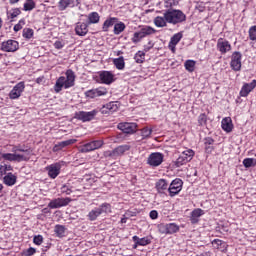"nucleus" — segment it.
Returning a JSON list of instances; mask_svg holds the SVG:
<instances>
[{"mask_svg":"<svg viewBox=\"0 0 256 256\" xmlns=\"http://www.w3.org/2000/svg\"><path fill=\"white\" fill-rule=\"evenodd\" d=\"M129 149H131V146L121 145L112 151H106L105 156L111 157L112 159H117V157H121V155H125V153H127V151H129Z\"/></svg>","mask_w":256,"mask_h":256,"instance_id":"nucleus-7","label":"nucleus"},{"mask_svg":"<svg viewBox=\"0 0 256 256\" xmlns=\"http://www.w3.org/2000/svg\"><path fill=\"white\" fill-rule=\"evenodd\" d=\"M157 217H159V213L157 212V210H152L150 212V218L151 219H157Z\"/></svg>","mask_w":256,"mask_h":256,"instance_id":"nucleus-62","label":"nucleus"},{"mask_svg":"<svg viewBox=\"0 0 256 256\" xmlns=\"http://www.w3.org/2000/svg\"><path fill=\"white\" fill-rule=\"evenodd\" d=\"M98 77L104 85H111V83L115 81V75H113L111 71H100L98 72Z\"/></svg>","mask_w":256,"mask_h":256,"instance_id":"nucleus-16","label":"nucleus"},{"mask_svg":"<svg viewBox=\"0 0 256 256\" xmlns=\"http://www.w3.org/2000/svg\"><path fill=\"white\" fill-rule=\"evenodd\" d=\"M34 31L31 28H24L23 29V33H22V37H24V39H32L33 35H34Z\"/></svg>","mask_w":256,"mask_h":256,"instance_id":"nucleus-44","label":"nucleus"},{"mask_svg":"<svg viewBox=\"0 0 256 256\" xmlns=\"http://www.w3.org/2000/svg\"><path fill=\"white\" fill-rule=\"evenodd\" d=\"M25 91V82H19L17 83L13 89L9 93L10 99H19L21 97V94Z\"/></svg>","mask_w":256,"mask_h":256,"instance_id":"nucleus-15","label":"nucleus"},{"mask_svg":"<svg viewBox=\"0 0 256 256\" xmlns=\"http://www.w3.org/2000/svg\"><path fill=\"white\" fill-rule=\"evenodd\" d=\"M243 165H244V167H246V169H249V167H255L256 162L255 161H243Z\"/></svg>","mask_w":256,"mask_h":256,"instance_id":"nucleus-56","label":"nucleus"},{"mask_svg":"<svg viewBox=\"0 0 256 256\" xmlns=\"http://www.w3.org/2000/svg\"><path fill=\"white\" fill-rule=\"evenodd\" d=\"M55 49H63L65 47V42L57 40L54 42Z\"/></svg>","mask_w":256,"mask_h":256,"instance_id":"nucleus-55","label":"nucleus"},{"mask_svg":"<svg viewBox=\"0 0 256 256\" xmlns=\"http://www.w3.org/2000/svg\"><path fill=\"white\" fill-rule=\"evenodd\" d=\"M62 193H65L66 195H71L72 191L67 186H62L61 188Z\"/></svg>","mask_w":256,"mask_h":256,"instance_id":"nucleus-60","label":"nucleus"},{"mask_svg":"<svg viewBox=\"0 0 256 256\" xmlns=\"http://www.w3.org/2000/svg\"><path fill=\"white\" fill-rule=\"evenodd\" d=\"M98 113H99L98 109H94L90 112L78 111V112H75L74 118L77 119L78 121H82V123H88L89 121H93V119L97 117Z\"/></svg>","mask_w":256,"mask_h":256,"instance_id":"nucleus-4","label":"nucleus"},{"mask_svg":"<svg viewBox=\"0 0 256 256\" xmlns=\"http://www.w3.org/2000/svg\"><path fill=\"white\" fill-rule=\"evenodd\" d=\"M203 214L204 212L200 208L193 210L191 213V223L193 224L199 223V217H201V215Z\"/></svg>","mask_w":256,"mask_h":256,"instance_id":"nucleus-32","label":"nucleus"},{"mask_svg":"<svg viewBox=\"0 0 256 256\" xmlns=\"http://www.w3.org/2000/svg\"><path fill=\"white\" fill-rule=\"evenodd\" d=\"M46 171L50 179H57L59 173H61V164L59 162L51 164L46 167Z\"/></svg>","mask_w":256,"mask_h":256,"instance_id":"nucleus-18","label":"nucleus"},{"mask_svg":"<svg viewBox=\"0 0 256 256\" xmlns=\"http://www.w3.org/2000/svg\"><path fill=\"white\" fill-rule=\"evenodd\" d=\"M75 143H77V139H69L62 142H58L57 144L54 145L52 151H54V153H57L58 151H63V149L71 145H75Z\"/></svg>","mask_w":256,"mask_h":256,"instance_id":"nucleus-22","label":"nucleus"},{"mask_svg":"<svg viewBox=\"0 0 256 256\" xmlns=\"http://www.w3.org/2000/svg\"><path fill=\"white\" fill-rule=\"evenodd\" d=\"M158 230L162 235H173V233H177V231H179V225L175 223L160 224L158 225Z\"/></svg>","mask_w":256,"mask_h":256,"instance_id":"nucleus-8","label":"nucleus"},{"mask_svg":"<svg viewBox=\"0 0 256 256\" xmlns=\"http://www.w3.org/2000/svg\"><path fill=\"white\" fill-rule=\"evenodd\" d=\"M21 0H9L10 5H16V3H19Z\"/></svg>","mask_w":256,"mask_h":256,"instance_id":"nucleus-64","label":"nucleus"},{"mask_svg":"<svg viewBox=\"0 0 256 256\" xmlns=\"http://www.w3.org/2000/svg\"><path fill=\"white\" fill-rule=\"evenodd\" d=\"M88 99H95L96 97H103L107 95V88L98 87L96 89H90L84 93Z\"/></svg>","mask_w":256,"mask_h":256,"instance_id":"nucleus-12","label":"nucleus"},{"mask_svg":"<svg viewBox=\"0 0 256 256\" xmlns=\"http://www.w3.org/2000/svg\"><path fill=\"white\" fill-rule=\"evenodd\" d=\"M168 187L169 184L165 179H160L155 184V188L157 189L158 193H163L164 191H167Z\"/></svg>","mask_w":256,"mask_h":256,"instance_id":"nucleus-29","label":"nucleus"},{"mask_svg":"<svg viewBox=\"0 0 256 256\" xmlns=\"http://www.w3.org/2000/svg\"><path fill=\"white\" fill-rule=\"evenodd\" d=\"M35 81L38 85H41L45 81V76H40Z\"/></svg>","mask_w":256,"mask_h":256,"instance_id":"nucleus-63","label":"nucleus"},{"mask_svg":"<svg viewBox=\"0 0 256 256\" xmlns=\"http://www.w3.org/2000/svg\"><path fill=\"white\" fill-rule=\"evenodd\" d=\"M233 127V120L231 119V117H225L222 119L221 128L223 129V131H225L226 133H231V131H233Z\"/></svg>","mask_w":256,"mask_h":256,"instance_id":"nucleus-23","label":"nucleus"},{"mask_svg":"<svg viewBox=\"0 0 256 256\" xmlns=\"http://www.w3.org/2000/svg\"><path fill=\"white\" fill-rule=\"evenodd\" d=\"M133 241L136 243L134 245V249H137V245L145 247V245H149V243H151V239H149V237L139 238L138 236H133Z\"/></svg>","mask_w":256,"mask_h":256,"instance_id":"nucleus-28","label":"nucleus"},{"mask_svg":"<svg viewBox=\"0 0 256 256\" xmlns=\"http://www.w3.org/2000/svg\"><path fill=\"white\" fill-rule=\"evenodd\" d=\"M195 65V60H186L184 63V67L186 71H189V73H193V71H195Z\"/></svg>","mask_w":256,"mask_h":256,"instance_id":"nucleus-38","label":"nucleus"},{"mask_svg":"<svg viewBox=\"0 0 256 256\" xmlns=\"http://www.w3.org/2000/svg\"><path fill=\"white\" fill-rule=\"evenodd\" d=\"M4 183L5 185H8V187H12V185H15V183H17V177L9 173L4 177Z\"/></svg>","mask_w":256,"mask_h":256,"instance_id":"nucleus-33","label":"nucleus"},{"mask_svg":"<svg viewBox=\"0 0 256 256\" xmlns=\"http://www.w3.org/2000/svg\"><path fill=\"white\" fill-rule=\"evenodd\" d=\"M71 203V198H56L49 202V209H60V207H67Z\"/></svg>","mask_w":256,"mask_h":256,"instance_id":"nucleus-14","label":"nucleus"},{"mask_svg":"<svg viewBox=\"0 0 256 256\" xmlns=\"http://www.w3.org/2000/svg\"><path fill=\"white\" fill-rule=\"evenodd\" d=\"M35 7H36V4L34 0H26V2L23 5L24 11H33Z\"/></svg>","mask_w":256,"mask_h":256,"instance_id":"nucleus-39","label":"nucleus"},{"mask_svg":"<svg viewBox=\"0 0 256 256\" xmlns=\"http://www.w3.org/2000/svg\"><path fill=\"white\" fill-rule=\"evenodd\" d=\"M193 157H195V152L192 149H188L182 152V154L178 158V161H192Z\"/></svg>","mask_w":256,"mask_h":256,"instance_id":"nucleus-26","label":"nucleus"},{"mask_svg":"<svg viewBox=\"0 0 256 256\" xmlns=\"http://www.w3.org/2000/svg\"><path fill=\"white\" fill-rule=\"evenodd\" d=\"M65 76H60L54 85V92L61 93L63 89H71V87H75V79L77 76L72 69H68L65 72Z\"/></svg>","mask_w":256,"mask_h":256,"instance_id":"nucleus-1","label":"nucleus"},{"mask_svg":"<svg viewBox=\"0 0 256 256\" xmlns=\"http://www.w3.org/2000/svg\"><path fill=\"white\" fill-rule=\"evenodd\" d=\"M3 159L5 161H17V159H23V156L21 154H11V153H6L2 155Z\"/></svg>","mask_w":256,"mask_h":256,"instance_id":"nucleus-36","label":"nucleus"},{"mask_svg":"<svg viewBox=\"0 0 256 256\" xmlns=\"http://www.w3.org/2000/svg\"><path fill=\"white\" fill-rule=\"evenodd\" d=\"M19 49V42L16 40H7L2 42L1 51L5 53H15Z\"/></svg>","mask_w":256,"mask_h":256,"instance_id":"nucleus-11","label":"nucleus"},{"mask_svg":"<svg viewBox=\"0 0 256 256\" xmlns=\"http://www.w3.org/2000/svg\"><path fill=\"white\" fill-rule=\"evenodd\" d=\"M20 14H21V9L19 8H12L9 13L11 19H15L19 17Z\"/></svg>","mask_w":256,"mask_h":256,"instance_id":"nucleus-50","label":"nucleus"},{"mask_svg":"<svg viewBox=\"0 0 256 256\" xmlns=\"http://www.w3.org/2000/svg\"><path fill=\"white\" fill-rule=\"evenodd\" d=\"M181 189H183V180L176 178L171 182L168 188L170 197H175V195H179Z\"/></svg>","mask_w":256,"mask_h":256,"instance_id":"nucleus-10","label":"nucleus"},{"mask_svg":"<svg viewBox=\"0 0 256 256\" xmlns=\"http://www.w3.org/2000/svg\"><path fill=\"white\" fill-rule=\"evenodd\" d=\"M164 155L161 152L151 153L148 157V161H163Z\"/></svg>","mask_w":256,"mask_h":256,"instance_id":"nucleus-37","label":"nucleus"},{"mask_svg":"<svg viewBox=\"0 0 256 256\" xmlns=\"http://www.w3.org/2000/svg\"><path fill=\"white\" fill-rule=\"evenodd\" d=\"M179 5V0H165L164 1V7L166 9H171V7H177Z\"/></svg>","mask_w":256,"mask_h":256,"instance_id":"nucleus-46","label":"nucleus"},{"mask_svg":"<svg viewBox=\"0 0 256 256\" xmlns=\"http://www.w3.org/2000/svg\"><path fill=\"white\" fill-rule=\"evenodd\" d=\"M118 129L122 133L131 135L137 132V123L121 122L118 124Z\"/></svg>","mask_w":256,"mask_h":256,"instance_id":"nucleus-13","label":"nucleus"},{"mask_svg":"<svg viewBox=\"0 0 256 256\" xmlns=\"http://www.w3.org/2000/svg\"><path fill=\"white\" fill-rule=\"evenodd\" d=\"M161 163H163L162 161H148V165H150V167H159V165H161Z\"/></svg>","mask_w":256,"mask_h":256,"instance_id":"nucleus-58","label":"nucleus"},{"mask_svg":"<svg viewBox=\"0 0 256 256\" xmlns=\"http://www.w3.org/2000/svg\"><path fill=\"white\" fill-rule=\"evenodd\" d=\"M33 243H35V245H41V243H43V236L41 235L34 236Z\"/></svg>","mask_w":256,"mask_h":256,"instance_id":"nucleus-54","label":"nucleus"},{"mask_svg":"<svg viewBox=\"0 0 256 256\" xmlns=\"http://www.w3.org/2000/svg\"><path fill=\"white\" fill-rule=\"evenodd\" d=\"M23 25H25V20L24 19L19 20V22L16 25H14L15 33L21 31V29H23Z\"/></svg>","mask_w":256,"mask_h":256,"instance_id":"nucleus-51","label":"nucleus"},{"mask_svg":"<svg viewBox=\"0 0 256 256\" xmlns=\"http://www.w3.org/2000/svg\"><path fill=\"white\" fill-rule=\"evenodd\" d=\"M212 245H216L217 249H222L223 251H225V249H227V243H225L224 241H222L220 239L213 240Z\"/></svg>","mask_w":256,"mask_h":256,"instance_id":"nucleus-41","label":"nucleus"},{"mask_svg":"<svg viewBox=\"0 0 256 256\" xmlns=\"http://www.w3.org/2000/svg\"><path fill=\"white\" fill-rule=\"evenodd\" d=\"M248 37L250 41H256V25L251 26L248 30Z\"/></svg>","mask_w":256,"mask_h":256,"instance_id":"nucleus-47","label":"nucleus"},{"mask_svg":"<svg viewBox=\"0 0 256 256\" xmlns=\"http://www.w3.org/2000/svg\"><path fill=\"white\" fill-rule=\"evenodd\" d=\"M139 31L143 39H145V37H149V35H155V33H157V30L151 26H144Z\"/></svg>","mask_w":256,"mask_h":256,"instance_id":"nucleus-27","label":"nucleus"},{"mask_svg":"<svg viewBox=\"0 0 256 256\" xmlns=\"http://www.w3.org/2000/svg\"><path fill=\"white\" fill-rule=\"evenodd\" d=\"M182 39H183V32H178L171 37L170 42L168 44V48L172 53H175L177 51V45H179V42Z\"/></svg>","mask_w":256,"mask_h":256,"instance_id":"nucleus-19","label":"nucleus"},{"mask_svg":"<svg viewBox=\"0 0 256 256\" xmlns=\"http://www.w3.org/2000/svg\"><path fill=\"white\" fill-rule=\"evenodd\" d=\"M88 25H97L99 21H101V16L99 15L98 12H91L88 14Z\"/></svg>","mask_w":256,"mask_h":256,"instance_id":"nucleus-25","label":"nucleus"},{"mask_svg":"<svg viewBox=\"0 0 256 256\" xmlns=\"http://www.w3.org/2000/svg\"><path fill=\"white\" fill-rule=\"evenodd\" d=\"M126 27L127 26H125V23L123 22L114 24V30H113L114 35H121V33L125 31Z\"/></svg>","mask_w":256,"mask_h":256,"instance_id":"nucleus-35","label":"nucleus"},{"mask_svg":"<svg viewBox=\"0 0 256 256\" xmlns=\"http://www.w3.org/2000/svg\"><path fill=\"white\" fill-rule=\"evenodd\" d=\"M103 213H111V204L103 203L99 207L92 209L88 213V219L89 221H97V217H100Z\"/></svg>","mask_w":256,"mask_h":256,"instance_id":"nucleus-3","label":"nucleus"},{"mask_svg":"<svg viewBox=\"0 0 256 256\" xmlns=\"http://www.w3.org/2000/svg\"><path fill=\"white\" fill-rule=\"evenodd\" d=\"M216 49L221 53V55H225L231 51L232 46L231 43L225 38H219L217 40Z\"/></svg>","mask_w":256,"mask_h":256,"instance_id":"nucleus-9","label":"nucleus"},{"mask_svg":"<svg viewBox=\"0 0 256 256\" xmlns=\"http://www.w3.org/2000/svg\"><path fill=\"white\" fill-rule=\"evenodd\" d=\"M7 173V164L1 165L0 166V177H3Z\"/></svg>","mask_w":256,"mask_h":256,"instance_id":"nucleus-57","label":"nucleus"},{"mask_svg":"<svg viewBox=\"0 0 256 256\" xmlns=\"http://www.w3.org/2000/svg\"><path fill=\"white\" fill-rule=\"evenodd\" d=\"M143 39V36L141 34L140 31L135 32L131 38L132 43H135V45H137V43H140V41Z\"/></svg>","mask_w":256,"mask_h":256,"instance_id":"nucleus-48","label":"nucleus"},{"mask_svg":"<svg viewBox=\"0 0 256 256\" xmlns=\"http://www.w3.org/2000/svg\"><path fill=\"white\" fill-rule=\"evenodd\" d=\"M103 147V140H93L79 147L80 153H89Z\"/></svg>","mask_w":256,"mask_h":256,"instance_id":"nucleus-6","label":"nucleus"},{"mask_svg":"<svg viewBox=\"0 0 256 256\" xmlns=\"http://www.w3.org/2000/svg\"><path fill=\"white\" fill-rule=\"evenodd\" d=\"M213 145H215V140L211 137H206L204 139V147H205V151L206 153H212L213 149H215L213 147Z\"/></svg>","mask_w":256,"mask_h":256,"instance_id":"nucleus-30","label":"nucleus"},{"mask_svg":"<svg viewBox=\"0 0 256 256\" xmlns=\"http://www.w3.org/2000/svg\"><path fill=\"white\" fill-rule=\"evenodd\" d=\"M256 87V80H252L251 83H244L239 92L240 97H249V93Z\"/></svg>","mask_w":256,"mask_h":256,"instance_id":"nucleus-20","label":"nucleus"},{"mask_svg":"<svg viewBox=\"0 0 256 256\" xmlns=\"http://www.w3.org/2000/svg\"><path fill=\"white\" fill-rule=\"evenodd\" d=\"M102 113V115H111V111L107 108V104H105L101 109L98 110V113Z\"/></svg>","mask_w":256,"mask_h":256,"instance_id":"nucleus-53","label":"nucleus"},{"mask_svg":"<svg viewBox=\"0 0 256 256\" xmlns=\"http://www.w3.org/2000/svg\"><path fill=\"white\" fill-rule=\"evenodd\" d=\"M164 17L170 25H179L187 21V15L181 10L169 9L164 13Z\"/></svg>","mask_w":256,"mask_h":256,"instance_id":"nucleus-2","label":"nucleus"},{"mask_svg":"<svg viewBox=\"0 0 256 256\" xmlns=\"http://www.w3.org/2000/svg\"><path fill=\"white\" fill-rule=\"evenodd\" d=\"M167 18L162 17V16H157L155 19H154V25H156V27H167Z\"/></svg>","mask_w":256,"mask_h":256,"instance_id":"nucleus-34","label":"nucleus"},{"mask_svg":"<svg viewBox=\"0 0 256 256\" xmlns=\"http://www.w3.org/2000/svg\"><path fill=\"white\" fill-rule=\"evenodd\" d=\"M198 125L199 127H205V125H207V114L201 113L198 116Z\"/></svg>","mask_w":256,"mask_h":256,"instance_id":"nucleus-43","label":"nucleus"},{"mask_svg":"<svg viewBox=\"0 0 256 256\" xmlns=\"http://www.w3.org/2000/svg\"><path fill=\"white\" fill-rule=\"evenodd\" d=\"M152 133H153V129H151L149 127L142 128V130H141L142 139H149V137H151Z\"/></svg>","mask_w":256,"mask_h":256,"instance_id":"nucleus-42","label":"nucleus"},{"mask_svg":"<svg viewBox=\"0 0 256 256\" xmlns=\"http://www.w3.org/2000/svg\"><path fill=\"white\" fill-rule=\"evenodd\" d=\"M37 253V250L33 247L28 248L26 251H24V256H32Z\"/></svg>","mask_w":256,"mask_h":256,"instance_id":"nucleus-52","label":"nucleus"},{"mask_svg":"<svg viewBox=\"0 0 256 256\" xmlns=\"http://www.w3.org/2000/svg\"><path fill=\"white\" fill-rule=\"evenodd\" d=\"M54 231L58 237H63L65 235V226L56 225Z\"/></svg>","mask_w":256,"mask_h":256,"instance_id":"nucleus-45","label":"nucleus"},{"mask_svg":"<svg viewBox=\"0 0 256 256\" xmlns=\"http://www.w3.org/2000/svg\"><path fill=\"white\" fill-rule=\"evenodd\" d=\"M243 54L239 51H235L231 55V61H230V68L232 71H241V67H243L242 64Z\"/></svg>","mask_w":256,"mask_h":256,"instance_id":"nucleus-5","label":"nucleus"},{"mask_svg":"<svg viewBox=\"0 0 256 256\" xmlns=\"http://www.w3.org/2000/svg\"><path fill=\"white\" fill-rule=\"evenodd\" d=\"M113 65L118 69V71H123V69H125V58L123 56L114 58Z\"/></svg>","mask_w":256,"mask_h":256,"instance_id":"nucleus-31","label":"nucleus"},{"mask_svg":"<svg viewBox=\"0 0 256 256\" xmlns=\"http://www.w3.org/2000/svg\"><path fill=\"white\" fill-rule=\"evenodd\" d=\"M17 151H20L21 153L25 152V149L21 148V146H14L12 148V153L17 154Z\"/></svg>","mask_w":256,"mask_h":256,"instance_id":"nucleus-59","label":"nucleus"},{"mask_svg":"<svg viewBox=\"0 0 256 256\" xmlns=\"http://www.w3.org/2000/svg\"><path fill=\"white\" fill-rule=\"evenodd\" d=\"M134 60L136 63H144L145 62V52L143 51H138L135 56H134Z\"/></svg>","mask_w":256,"mask_h":256,"instance_id":"nucleus-40","label":"nucleus"},{"mask_svg":"<svg viewBox=\"0 0 256 256\" xmlns=\"http://www.w3.org/2000/svg\"><path fill=\"white\" fill-rule=\"evenodd\" d=\"M117 21H119V19L116 17L107 18L102 25V31L104 33L109 32V28L113 27V25H115L117 23Z\"/></svg>","mask_w":256,"mask_h":256,"instance_id":"nucleus-24","label":"nucleus"},{"mask_svg":"<svg viewBox=\"0 0 256 256\" xmlns=\"http://www.w3.org/2000/svg\"><path fill=\"white\" fill-rule=\"evenodd\" d=\"M79 5V0H60L58 2L59 11H66L67 9H73Z\"/></svg>","mask_w":256,"mask_h":256,"instance_id":"nucleus-17","label":"nucleus"},{"mask_svg":"<svg viewBox=\"0 0 256 256\" xmlns=\"http://www.w3.org/2000/svg\"><path fill=\"white\" fill-rule=\"evenodd\" d=\"M75 33L79 37H85V35H87V33H89V24H88V22L87 23H85V22L76 23Z\"/></svg>","mask_w":256,"mask_h":256,"instance_id":"nucleus-21","label":"nucleus"},{"mask_svg":"<svg viewBox=\"0 0 256 256\" xmlns=\"http://www.w3.org/2000/svg\"><path fill=\"white\" fill-rule=\"evenodd\" d=\"M153 49V44L152 42H148V45L144 46V53H148V51H151Z\"/></svg>","mask_w":256,"mask_h":256,"instance_id":"nucleus-61","label":"nucleus"},{"mask_svg":"<svg viewBox=\"0 0 256 256\" xmlns=\"http://www.w3.org/2000/svg\"><path fill=\"white\" fill-rule=\"evenodd\" d=\"M107 109L110 110V113H115L116 111H119V104L117 102L107 103Z\"/></svg>","mask_w":256,"mask_h":256,"instance_id":"nucleus-49","label":"nucleus"}]
</instances>
